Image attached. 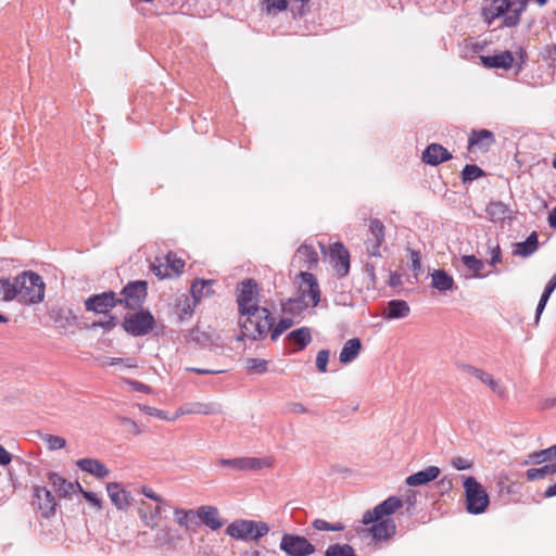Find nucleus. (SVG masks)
<instances>
[{
	"label": "nucleus",
	"mask_w": 556,
	"mask_h": 556,
	"mask_svg": "<svg viewBox=\"0 0 556 556\" xmlns=\"http://www.w3.org/2000/svg\"><path fill=\"white\" fill-rule=\"evenodd\" d=\"M242 334L257 340L266 336L274 324L270 312L258 306L257 285L252 279L243 281L237 298Z\"/></svg>",
	"instance_id": "obj_1"
},
{
	"label": "nucleus",
	"mask_w": 556,
	"mask_h": 556,
	"mask_svg": "<svg viewBox=\"0 0 556 556\" xmlns=\"http://www.w3.org/2000/svg\"><path fill=\"white\" fill-rule=\"evenodd\" d=\"M15 300L25 305L40 303L45 298L46 285L35 271L25 270L13 279Z\"/></svg>",
	"instance_id": "obj_2"
},
{
	"label": "nucleus",
	"mask_w": 556,
	"mask_h": 556,
	"mask_svg": "<svg viewBox=\"0 0 556 556\" xmlns=\"http://www.w3.org/2000/svg\"><path fill=\"white\" fill-rule=\"evenodd\" d=\"M526 9V0H492V4L483 9L482 15L488 25L503 16V26L516 27L520 23L521 13Z\"/></svg>",
	"instance_id": "obj_3"
},
{
	"label": "nucleus",
	"mask_w": 556,
	"mask_h": 556,
	"mask_svg": "<svg viewBox=\"0 0 556 556\" xmlns=\"http://www.w3.org/2000/svg\"><path fill=\"white\" fill-rule=\"evenodd\" d=\"M295 283L298 285V300H290L287 309L293 311L292 305L298 309L304 307H315L320 301V289L316 277L308 271H300L296 276Z\"/></svg>",
	"instance_id": "obj_4"
},
{
	"label": "nucleus",
	"mask_w": 556,
	"mask_h": 556,
	"mask_svg": "<svg viewBox=\"0 0 556 556\" xmlns=\"http://www.w3.org/2000/svg\"><path fill=\"white\" fill-rule=\"evenodd\" d=\"M269 527L264 521L240 519L231 522L226 533L237 540H252L257 541L261 538L267 535Z\"/></svg>",
	"instance_id": "obj_5"
},
{
	"label": "nucleus",
	"mask_w": 556,
	"mask_h": 556,
	"mask_svg": "<svg viewBox=\"0 0 556 556\" xmlns=\"http://www.w3.org/2000/svg\"><path fill=\"white\" fill-rule=\"evenodd\" d=\"M466 508L470 514L478 515L486 510L490 504L489 494L480 482L473 477L464 481Z\"/></svg>",
	"instance_id": "obj_6"
},
{
	"label": "nucleus",
	"mask_w": 556,
	"mask_h": 556,
	"mask_svg": "<svg viewBox=\"0 0 556 556\" xmlns=\"http://www.w3.org/2000/svg\"><path fill=\"white\" fill-rule=\"evenodd\" d=\"M155 325L153 315L149 311H140L124 318L123 327L131 336L140 337L149 333Z\"/></svg>",
	"instance_id": "obj_7"
},
{
	"label": "nucleus",
	"mask_w": 556,
	"mask_h": 556,
	"mask_svg": "<svg viewBox=\"0 0 556 556\" xmlns=\"http://www.w3.org/2000/svg\"><path fill=\"white\" fill-rule=\"evenodd\" d=\"M403 507V501L397 496H390L382 503L375 506L372 509H368L364 513L362 522L369 526L379 519L391 518L395 511Z\"/></svg>",
	"instance_id": "obj_8"
},
{
	"label": "nucleus",
	"mask_w": 556,
	"mask_h": 556,
	"mask_svg": "<svg viewBox=\"0 0 556 556\" xmlns=\"http://www.w3.org/2000/svg\"><path fill=\"white\" fill-rule=\"evenodd\" d=\"M386 227L381 220L371 218L368 224V232L364 241L366 252L369 256L380 257L381 247L384 243Z\"/></svg>",
	"instance_id": "obj_9"
},
{
	"label": "nucleus",
	"mask_w": 556,
	"mask_h": 556,
	"mask_svg": "<svg viewBox=\"0 0 556 556\" xmlns=\"http://www.w3.org/2000/svg\"><path fill=\"white\" fill-rule=\"evenodd\" d=\"M280 548L289 556H309L315 553V546L304 536L285 534Z\"/></svg>",
	"instance_id": "obj_10"
},
{
	"label": "nucleus",
	"mask_w": 556,
	"mask_h": 556,
	"mask_svg": "<svg viewBox=\"0 0 556 556\" xmlns=\"http://www.w3.org/2000/svg\"><path fill=\"white\" fill-rule=\"evenodd\" d=\"M147 293L148 286L146 281H132L123 289V299H117V302L124 303L127 308L136 309L142 305Z\"/></svg>",
	"instance_id": "obj_11"
},
{
	"label": "nucleus",
	"mask_w": 556,
	"mask_h": 556,
	"mask_svg": "<svg viewBox=\"0 0 556 556\" xmlns=\"http://www.w3.org/2000/svg\"><path fill=\"white\" fill-rule=\"evenodd\" d=\"M33 495V506L40 511L42 517L49 518L54 515L58 503L46 486H34Z\"/></svg>",
	"instance_id": "obj_12"
},
{
	"label": "nucleus",
	"mask_w": 556,
	"mask_h": 556,
	"mask_svg": "<svg viewBox=\"0 0 556 556\" xmlns=\"http://www.w3.org/2000/svg\"><path fill=\"white\" fill-rule=\"evenodd\" d=\"M350 252L341 242L330 245L329 258L330 263L339 278L348 276L350 271Z\"/></svg>",
	"instance_id": "obj_13"
},
{
	"label": "nucleus",
	"mask_w": 556,
	"mask_h": 556,
	"mask_svg": "<svg viewBox=\"0 0 556 556\" xmlns=\"http://www.w3.org/2000/svg\"><path fill=\"white\" fill-rule=\"evenodd\" d=\"M117 303L116 294L113 291H109L89 296L85 301V307L88 312L105 314L115 307Z\"/></svg>",
	"instance_id": "obj_14"
},
{
	"label": "nucleus",
	"mask_w": 556,
	"mask_h": 556,
	"mask_svg": "<svg viewBox=\"0 0 556 556\" xmlns=\"http://www.w3.org/2000/svg\"><path fill=\"white\" fill-rule=\"evenodd\" d=\"M219 464L224 467H231L237 470H260L264 467H271L273 460L270 458L238 457L220 459Z\"/></svg>",
	"instance_id": "obj_15"
},
{
	"label": "nucleus",
	"mask_w": 556,
	"mask_h": 556,
	"mask_svg": "<svg viewBox=\"0 0 556 556\" xmlns=\"http://www.w3.org/2000/svg\"><path fill=\"white\" fill-rule=\"evenodd\" d=\"M318 261L316 249L312 244L303 243L296 249L291 264L299 268L314 269L317 267Z\"/></svg>",
	"instance_id": "obj_16"
},
{
	"label": "nucleus",
	"mask_w": 556,
	"mask_h": 556,
	"mask_svg": "<svg viewBox=\"0 0 556 556\" xmlns=\"http://www.w3.org/2000/svg\"><path fill=\"white\" fill-rule=\"evenodd\" d=\"M370 525L367 532L375 541L387 542L396 533V523L393 518L379 519Z\"/></svg>",
	"instance_id": "obj_17"
},
{
	"label": "nucleus",
	"mask_w": 556,
	"mask_h": 556,
	"mask_svg": "<svg viewBox=\"0 0 556 556\" xmlns=\"http://www.w3.org/2000/svg\"><path fill=\"white\" fill-rule=\"evenodd\" d=\"M462 369L467 375L475 377L482 383L486 384L498 396L503 397L506 395L505 387L501 383L500 380L495 379L493 375L471 365H463Z\"/></svg>",
	"instance_id": "obj_18"
},
{
	"label": "nucleus",
	"mask_w": 556,
	"mask_h": 556,
	"mask_svg": "<svg viewBox=\"0 0 556 556\" xmlns=\"http://www.w3.org/2000/svg\"><path fill=\"white\" fill-rule=\"evenodd\" d=\"M495 143L494 134L488 129L472 130L468 138L469 152H486Z\"/></svg>",
	"instance_id": "obj_19"
},
{
	"label": "nucleus",
	"mask_w": 556,
	"mask_h": 556,
	"mask_svg": "<svg viewBox=\"0 0 556 556\" xmlns=\"http://www.w3.org/2000/svg\"><path fill=\"white\" fill-rule=\"evenodd\" d=\"M138 515L144 526L154 529L159 526L162 508L160 505L152 506L147 502L141 501L138 507Z\"/></svg>",
	"instance_id": "obj_20"
},
{
	"label": "nucleus",
	"mask_w": 556,
	"mask_h": 556,
	"mask_svg": "<svg viewBox=\"0 0 556 556\" xmlns=\"http://www.w3.org/2000/svg\"><path fill=\"white\" fill-rule=\"evenodd\" d=\"M480 61L486 68L508 70L513 66L514 55L510 51H503L494 55H481Z\"/></svg>",
	"instance_id": "obj_21"
},
{
	"label": "nucleus",
	"mask_w": 556,
	"mask_h": 556,
	"mask_svg": "<svg viewBox=\"0 0 556 556\" xmlns=\"http://www.w3.org/2000/svg\"><path fill=\"white\" fill-rule=\"evenodd\" d=\"M452 159V154L441 144L431 143L422 153V161L429 165H439Z\"/></svg>",
	"instance_id": "obj_22"
},
{
	"label": "nucleus",
	"mask_w": 556,
	"mask_h": 556,
	"mask_svg": "<svg viewBox=\"0 0 556 556\" xmlns=\"http://www.w3.org/2000/svg\"><path fill=\"white\" fill-rule=\"evenodd\" d=\"M197 517L211 530H218L223 527L219 511L216 507L210 505L200 506L197 509Z\"/></svg>",
	"instance_id": "obj_23"
},
{
	"label": "nucleus",
	"mask_w": 556,
	"mask_h": 556,
	"mask_svg": "<svg viewBox=\"0 0 556 556\" xmlns=\"http://www.w3.org/2000/svg\"><path fill=\"white\" fill-rule=\"evenodd\" d=\"M108 494L115 505V507L119 510H126L130 505V493L122 489L121 484L111 482L106 485Z\"/></svg>",
	"instance_id": "obj_24"
},
{
	"label": "nucleus",
	"mask_w": 556,
	"mask_h": 556,
	"mask_svg": "<svg viewBox=\"0 0 556 556\" xmlns=\"http://www.w3.org/2000/svg\"><path fill=\"white\" fill-rule=\"evenodd\" d=\"M48 480L50 484L53 486L54 491L59 493L60 496H68L77 490H81V485L76 482H68L59 473L50 472L48 476Z\"/></svg>",
	"instance_id": "obj_25"
},
{
	"label": "nucleus",
	"mask_w": 556,
	"mask_h": 556,
	"mask_svg": "<svg viewBox=\"0 0 556 556\" xmlns=\"http://www.w3.org/2000/svg\"><path fill=\"white\" fill-rule=\"evenodd\" d=\"M440 468L437 466H429L425 470H420L414 475H410L406 478L405 482L409 486H418L427 484L435 480L440 476Z\"/></svg>",
	"instance_id": "obj_26"
},
{
	"label": "nucleus",
	"mask_w": 556,
	"mask_h": 556,
	"mask_svg": "<svg viewBox=\"0 0 556 556\" xmlns=\"http://www.w3.org/2000/svg\"><path fill=\"white\" fill-rule=\"evenodd\" d=\"M77 467L97 478H105L110 475V470L103 463L94 458H81L76 462Z\"/></svg>",
	"instance_id": "obj_27"
},
{
	"label": "nucleus",
	"mask_w": 556,
	"mask_h": 556,
	"mask_svg": "<svg viewBox=\"0 0 556 556\" xmlns=\"http://www.w3.org/2000/svg\"><path fill=\"white\" fill-rule=\"evenodd\" d=\"M410 313V307L404 300H391L388 307L383 313L386 319H399L407 317Z\"/></svg>",
	"instance_id": "obj_28"
},
{
	"label": "nucleus",
	"mask_w": 556,
	"mask_h": 556,
	"mask_svg": "<svg viewBox=\"0 0 556 556\" xmlns=\"http://www.w3.org/2000/svg\"><path fill=\"white\" fill-rule=\"evenodd\" d=\"M431 286L441 292H446L455 288V281L445 270L435 269L431 273Z\"/></svg>",
	"instance_id": "obj_29"
},
{
	"label": "nucleus",
	"mask_w": 556,
	"mask_h": 556,
	"mask_svg": "<svg viewBox=\"0 0 556 556\" xmlns=\"http://www.w3.org/2000/svg\"><path fill=\"white\" fill-rule=\"evenodd\" d=\"M288 340L291 344L295 345L292 352L301 351L312 341L311 330L307 327L295 329L288 334Z\"/></svg>",
	"instance_id": "obj_30"
},
{
	"label": "nucleus",
	"mask_w": 556,
	"mask_h": 556,
	"mask_svg": "<svg viewBox=\"0 0 556 556\" xmlns=\"http://www.w3.org/2000/svg\"><path fill=\"white\" fill-rule=\"evenodd\" d=\"M362 350V342L358 338L349 339L339 355V361L342 364H349L354 361Z\"/></svg>",
	"instance_id": "obj_31"
},
{
	"label": "nucleus",
	"mask_w": 556,
	"mask_h": 556,
	"mask_svg": "<svg viewBox=\"0 0 556 556\" xmlns=\"http://www.w3.org/2000/svg\"><path fill=\"white\" fill-rule=\"evenodd\" d=\"M539 247L538 233L532 231L526 241L517 242L515 244L514 254L522 257L533 254Z\"/></svg>",
	"instance_id": "obj_32"
},
{
	"label": "nucleus",
	"mask_w": 556,
	"mask_h": 556,
	"mask_svg": "<svg viewBox=\"0 0 556 556\" xmlns=\"http://www.w3.org/2000/svg\"><path fill=\"white\" fill-rule=\"evenodd\" d=\"M212 412L211 406L208 404H203L200 402L187 403L181 405L177 410L172 415L170 419L177 420L179 417L190 414H203L207 415Z\"/></svg>",
	"instance_id": "obj_33"
},
{
	"label": "nucleus",
	"mask_w": 556,
	"mask_h": 556,
	"mask_svg": "<svg viewBox=\"0 0 556 556\" xmlns=\"http://www.w3.org/2000/svg\"><path fill=\"white\" fill-rule=\"evenodd\" d=\"M486 215L491 222H503L510 215L509 207L501 201H492L486 206Z\"/></svg>",
	"instance_id": "obj_34"
},
{
	"label": "nucleus",
	"mask_w": 556,
	"mask_h": 556,
	"mask_svg": "<svg viewBox=\"0 0 556 556\" xmlns=\"http://www.w3.org/2000/svg\"><path fill=\"white\" fill-rule=\"evenodd\" d=\"M555 289H556V273L553 275L552 279L547 282V285L545 286V289L543 291V294L541 295V299H540L538 307H536L535 324L539 323L541 314L544 311L545 305Z\"/></svg>",
	"instance_id": "obj_35"
},
{
	"label": "nucleus",
	"mask_w": 556,
	"mask_h": 556,
	"mask_svg": "<svg viewBox=\"0 0 556 556\" xmlns=\"http://www.w3.org/2000/svg\"><path fill=\"white\" fill-rule=\"evenodd\" d=\"M462 262L466 266V268L472 274L473 277H483L481 271L484 267V264L481 260H479L475 255H463Z\"/></svg>",
	"instance_id": "obj_36"
},
{
	"label": "nucleus",
	"mask_w": 556,
	"mask_h": 556,
	"mask_svg": "<svg viewBox=\"0 0 556 556\" xmlns=\"http://www.w3.org/2000/svg\"><path fill=\"white\" fill-rule=\"evenodd\" d=\"M40 440L49 451L62 450L66 445V440L64 438L50 433L40 434Z\"/></svg>",
	"instance_id": "obj_37"
},
{
	"label": "nucleus",
	"mask_w": 556,
	"mask_h": 556,
	"mask_svg": "<svg viewBox=\"0 0 556 556\" xmlns=\"http://www.w3.org/2000/svg\"><path fill=\"white\" fill-rule=\"evenodd\" d=\"M556 472V464L544 465L541 468H531L527 470V479L529 481L543 479L546 476L554 475Z\"/></svg>",
	"instance_id": "obj_38"
},
{
	"label": "nucleus",
	"mask_w": 556,
	"mask_h": 556,
	"mask_svg": "<svg viewBox=\"0 0 556 556\" xmlns=\"http://www.w3.org/2000/svg\"><path fill=\"white\" fill-rule=\"evenodd\" d=\"M165 261L168 263L170 278L182 274L185 268V261L182 258L178 257L175 253L169 252L165 255Z\"/></svg>",
	"instance_id": "obj_39"
},
{
	"label": "nucleus",
	"mask_w": 556,
	"mask_h": 556,
	"mask_svg": "<svg viewBox=\"0 0 556 556\" xmlns=\"http://www.w3.org/2000/svg\"><path fill=\"white\" fill-rule=\"evenodd\" d=\"M150 269L159 279L170 278L168 263L165 261V256L163 258L156 257L151 264Z\"/></svg>",
	"instance_id": "obj_40"
},
{
	"label": "nucleus",
	"mask_w": 556,
	"mask_h": 556,
	"mask_svg": "<svg viewBox=\"0 0 556 556\" xmlns=\"http://www.w3.org/2000/svg\"><path fill=\"white\" fill-rule=\"evenodd\" d=\"M325 556H356V554L349 544H332L326 549Z\"/></svg>",
	"instance_id": "obj_41"
},
{
	"label": "nucleus",
	"mask_w": 556,
	"mask_h": 556,
	"mask_svg": "<svg viewBox=\"0 0 556 556\" xmlns=\"http://www.w3.org/2000/svg\"><path fill=\"white\" fill-rule=\"evenodd\" d=\"M13 290V281L9 278L0 277V301L11 302L15 300Z\"/></svg>",
	"instance_id": "obj_42"
},
{
	"label": "nucleus",
	"mask_w": 556,
	"mask_h": 556,
	"mask_svg": "<svg viewBox=\"0 0 556 556\" xmlns=\"http://www.w3.org/2000/svg\"><path fill=\"white\" fill-rule=\"evenodd\" d=\"M211 280H197L191 285V293L195 300H200L204 295H208L211 293Z\"/></svg>",
	"instance_id": "obj_43"
},
{
	"label": "nucleus",
	"mask_w": 556,
	"mask_h": 556,
	"mask_svg": "<svg viewBox=\"0 0 556 556\" xmlns=\"http://www.w3.org/2000/svg\"><path fill=\"white\" fill-rule=\"evenodd\" d=\"M174 515L179 526L188 528L190 520L197 516V510L176 508Z\"/></svg>",
	"instance_id": "obj_44"
},
{
	"label": "nucleus",
	"mask_w": 556,
	"mask_h": 556,
	"mask_svg": "<svg viewBox=\"0 0 556 556\" xmlns=\"http://www.w3.org/2000/svg\"><path fill=\"white\" fill-rule=\"evenodd\" d=\"M482 175H483V170L479 166L473 165V164L466 165L462 172V178H463L464 182L472 181V180L481 177Z\"/></svg>",
	"instance_id": "obj_45"
},
{
	"label": "nucleus",
	"mask_w": 556,
	"mask_h": 556,
	"mask_svg": "<svg viewBox=\"0 0 556 556\" xmlns=\"http://www.w3.org/2000/svg\"><path fill=\"white\" fill-rule=\"evenodd\" d=\"M312 526L318 531H342L344 529V526L341 522L329 523L324 519H315Z\"/></svg>",
	"instance_id": "obj_46"
},
{
	"label": "nucleus",
	"mask_w": 556,
	"mask_h": 556,
	"mask_svg": "<svg viewBox=\"0 0 556 556\" xmlns=\"http://www.w3.org/2000/svg\"><path fill=\"white\" fill-rule=\"evenodd\" d=\"M139 408L149 416L156 417L159 419L167 421H175V419H170L172 415L169 416L165 410L159 409L156 407L139 405Z\"/></svg>",
	"instance_id": "obj_47"
},
{
	"label": "nucleus",
	"mask_w": 556,
	"mask_h": 556,
	"mask_svg": "<svg viewBox=\"0 0 556 556\" xmlns=\"http://www.w3.org/2000/svg\"><path fill=\"white\" fill-rule=\"evenodd\" d=\"M554 458V456H552V453L549 452V447L548 448H545V450H541L539 452H533L529 455V459H527L525 462L526 465H528L529 463H535V464H541L545 460H549Z\"/></svg>",
	"instance_id": "obj_48"
},
{
	"label": "nucleus",
	"mask_w": 556,
	"mask_h": 556,
	"mask_svg": "<svg viewBox=\"0 0 556 556\" xmlns=\"http://www.w3.org/2000/svg\"><path fill=\"white\" fill-rule=\"evenodd\" d=\"M247 368L249 371L264 374L267 371V362L261 358L247 359Z\"/></svg>",
	"instance_id": "obj_49"
},
{
	"label": "nucleus",
	"mask_w": 556,
	"mask_h": 556,
	"mask_svg": "<svg viewBox=\"0 0 556 556\" xmlns=\"http://www.w3.org/2000/svg\"><path fill=\"white\" fill-rule=\"evenodd\" d=\"M293 325V320L291 318H283L279 320V323L273 328L271 330V339L276 340L282 332H285L287 329L291 328Z\"/></svg>",
	"instance_id": "obj_50"
},
{
	"label": "nucleus",
	"mask_w": 556,
	"mask_h": 556,
	"mask_svg": "<svg viewBox=\"0 0 556 556\" xmlns=\"http://www.w3.org/2000/svg\"><path fill=\"white\" fill-rule=\"evenodd\" d=\"M266 10L270 12H280L288 8V0H263Z\"/></svg>",
	"instance_id": "obj_51"
},
{
	"label": "nucleus",
	"mask_w": 556,
	"mask_h": 556,
	"mask_svg": "<svg viewBox=\"0 0 556 556\" xmlns=\"http://www.w3.org/2000/svg\"><path fill=\"white\" fill-rule=\"evenodd\" d=\"M328 361H329V351L320 350L316 356V367L318 368V370L320 372L327 371Z\"/></svg>",
	"instance_id": "obj_52"
},
{
	"label": "nucleus",
	"mask_w": 556,
	"mask_h": 556,
	"mask_svg": "<svg viewBox=\"0 0 556 556\" xmlns=\"http://www.w3.org/2000/svg\"><path fill=\"white\" fill-rule=\"evenodd\" d=\"M186 370L198 375H217L227 371L226 369L213 367H186Z\"/></svg>",
	"instance_id": "obj_53"
},
{
	"label": "nucleus",
	"mask_w": 556,
	"mask_h": 556,
	"mask_svg": "<svg viewBox=\"0 0 556 556\" xmlns=\"http://www.w3.org/2000/svg\"><path fill=\"white\" fill-rule=\"evenodd\" d=\"M452 466L456 470H467L472 468L473 462L469 458L457 456L452 459Z\"/></svg>",
	"instance_id": "obj_54"
},
{
	"label": "nucleus",
	"mask_w": 556,
	"mask_h": 556,
	"mask_svg": "<svg viewBox=\"0 0 556 556\" xmlns=\"http://www.w3.org/2000/svg\"><path fill=\"white\" fill-rule=\"evenodd\" d=\"M140 493L157 504H162L164 502V498L148 485H141Z\"/></svg>",
	"instance_id": "obj_55"
},
{
	"label": "nucleus",
	"mask_w": 556,
	"mask_h": 556,
	"mask_svg": "<svg viewBox=\"0 0 556 556\" xmlns=\"http://www.w3.org/2000/svg\"><path fill=\"white\" fill-rule=\"evenodd\" d=\"M109 366H115L118 364H124L127 368H137V362L134 358H110L106 363Z\"/></svg>",
	"instance_id": "obj_56"
},
{
	"label": "nucleus",
	"mask_w": 556,
	"mask_h": 556,
	"mask_svg": "<svg viewBox=\"0 0 556 556\" xmlns=\"http://www.w3.org/2000/svg\"><path fill=\"white\" fill-rule=\"evenodd\" d=\"M502 262V250L498 244L490 248V265L494 266Z\"/></svg>",
	"instance_id": "obj_57"
},
{
	"label": "nucleus",
	"mask_w": 556,
	"mask_h": 556,
	"mask_svg": "<svg viewBox=\"0 0 556 556\" xmlns=\"http://www.w3.org/2000/svg\"><path fill=\"white\" fill-rule=\"evenodd\" d=\"M79 492H81L83 496L89 502L91 503L93 506L98 507V508H101V500L97 496V494L92 493V492H88V491H85L83 488L81 490H78Z\"/></svg>",
	"instance_id": "obj_58"
},
{
	"label": "nucleus",
	"mask_w": 556,
	"mask_h": 556,
	"mask_svg": "<svg viewBox=\"0 0 556 556\" xmlns=\"http://www.w3.org/2000/svg\"><path fill=\"white\" fill-rule=\"evenodd\" d=\"M412 268L416 271V275L421 270V260L420 254L417 251H412Z\"/></svg>",
	"instance_id": "obj_59"
},
{
	"label": "nucleus",
	"mask_w": 556,
	"mask_h": 556,
	"mask_svg": "<svg viewBox=\"0 0 556 556\" xmlns=\"http://www.w3.org/2000/svg\"><path fill=\"white\" fill-rule=\"evenodd\" d=\"M130 386L134 390L142 393H151V388L140 381H130Z\"/></svg>",
	"instance_id": "obj_60"
},
{
	"label": "nucleus",
	"mask_w": 556,
	"mask_h": 556,
	"mask_svg": "<svg viewBox=\"0 0 556 556\" xmlns=\"http://www.w3.org/2000/svg\"><path fill=\"white\" fill-rule=\"evenodd\" d=\"M93 326L94 327L100 326V327L104 328L105 330H111L116 326V321H115L114 317H110L105 321L94 323Z\"/></svg>",
	"instance_id": "obj_61"
},
{
	"label": "nucleus",
	"mask_w": 556,
	"mask_h": 556,
	"mask_svg": "<svg viewBox=\"0 0 556 556\" xmlns=\"http://www.w3.org/2000/svg\"><path fill=\"white\" fill-rule=\"evenodd\" d=\"M11 463V454L0 445V465H8Z\"/></svg>",
	"instance_id": "obj_62"
},
{
	"label": "nucleus",
	"mask_w": 556,
	"mask_h": 556,
	"mask_svg": "<svg viewBox=\"0 0 556 556\" xmlns=\"http://www.w3.org/2000/svg\"><path fill=\"white\" fill-rule=\"evenodd\" d=\"M365 271L369 276L370 280L375 283L376 282V273L375 267L372 264H366L365 265Z\"/></svg>",
	"instance_id": "obj_63"
},
{
	"label": "nucleus",
	"mask_w": 556,
	"mask_h": 556,
	"mask_svg": "<svg viewBox=\"0 0 556 556\" xmlns=\"http://www.w3.org/2000/svg\"><path fill=\"white\" fill-rule=\"evenodd\" d=\"M547 220H548V225L552 228L556 229V206L549 213Z\"/></svg>",
	"instance_id": "obj_64"
}]
</instances>
